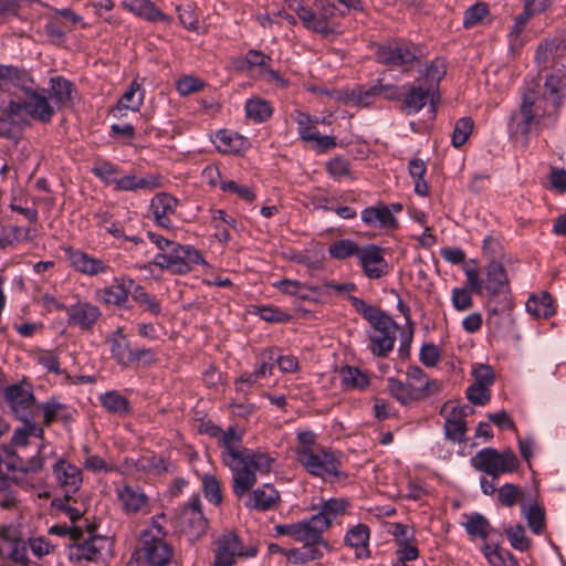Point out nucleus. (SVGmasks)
Wrapping results in <instances>:
<instances>
[{"mask_svg":"<svg viewBox=\"0 0 566 566\" xmlns=\"http://www.w3.org/2000/svg\"><path fill=\"white\" fill-rule=\"evenodd\" d=\"M219 443L221 447V458L232 472V492L241 499L247 495L244 505L248 509L265 512L274 510L281 496L279 491L270 483L262 484L249 491L255 485L256 472L269 473L275 458L263 449H248L242 446V432L234 427L227 430H220Z\"/></svg>","mask_w":566,"mask_h":566,"instance_id":"nucleus-1","label":"nucleus"},{"mask_svg":"<svg viewBox=\"0 0 566 566\" xmlns=\"http://www.w3.org/2000/svg\"><path fill=\"white\" fill-rule=\"evenodd\" d=\"M558 107L553 106L549 91L544 87L542 93L537 83L527 84L522 92L518 109L511 114L510 133L526 137L533 129L553 127Z\"/></svg>","mask_w":566,"mask_h":566,"instance_id":"nucleus-2","label":"nucleus"},{"mask_svg":"<svg viewBox=\"0 0 566 566\" xmlns=\"http://www.w3.org/2000/svg\"><path fill=\"white\" fill-rule=\"evenodd\" d=\"M296 441V461L308 474L325 481H335L344 475L339 453L318 444L312 431L298 432Z\"/></svg>","mask_w":566,"mask_h":566,"instance_id":"nucleus-3","label":"nucleus"},{"mask_svg":"<svg viewBox=\"0 0 566 566\" xmlns=\"http://www.w3.org/2000/svg\"><path fill=\"white\" fill-rule=\"evenodd\" d=\"M535 62L546 75L545 88L549 91L554 107L562 105V84L566 78V41L562 36L546 40L538 44Z\"/></svg>","mask_w":566,"mask_h":566,"instance_id":"nucleus-4","label":"nucleus"},{"mask_svg":"<svg viewBox=\"0 0 566 566\" xmlns=\"http://www.w3.org/2000/svg\"><path fill=\"white\" fill-rule=\"evenodd\" d=\"M165 514L154 516L148 528L140 534L144 559L151 566H165L174 556L171 545L166 541Z\"/></svg>","mask_w":566,"mask_h":566,"instance_id":"nucleus-5","label":"nucleus"},{"mask_svg":"<svg viewBox=\"0 0 566 566\" xmlns=\"http://www.w3.org/2000/svg\"><path fill=\"white\" fill-rule=\"evenodd\" d=\"M153 263L171 274H186L196 265H207L201 253L191 245L174 242L165 252L155 255Z\"/></svg>","mask_w":566,"mask_h":566,"instance_id":"nucleus-6","label":"nucleus"},{"mask_svg":"<svg viewBox=\"0 0 566 566\" xmlns=\"http://www.w3.org/2000/svg\"><path fill=\"white\" fill-rule=\"evenodd\" d=\"M21 94L8 103L6 108L8 115L20 116L24 112L34 120L44 124L51 122L55 111L44 94L34 91L31 84H28Z\"/></svg>","mask_w":566,"mask_h":566,"instance_id":"nucleus-7","label":"nucleus"},{"mask_svg":"<svg viewBox=\"0 0 566 566\" xmlns=\"http://www.w3.org/2000/svg\"><path fill=\"white\" fill-rule=\"evenodd\" d=\"M471 463L474 469L486 473L493 480L518 469V459L510 449L499 452L493 448H485L471 459Z\"/></svg>","mask_w":566,"mask_h":566,"instance_id":"nucleus-8","label":"nucleus"},{"mask_svg":"<svg viewBox=\"0 0 566 566\" xmlns=\"http://www.w3.org/2000/svg\"><path fill=\"white\" fill-rule=\"evenodd\" d=\"M369 324V348L374 355L386 357L395 346L398 325L385 312Z\"/></svg>","mask_w":566,"mask_h":566,"instance_id":"nucleus-9","label":"nucleus"},{"mask_svg":"<svg viewBox=\"0 0 566 566\" xmlns=\"http://www.w3.org/2000/svg\"><path fill=\"white\" fill-rule=\"evenodd\" d=\"M317 521L311 516L295 523L279 524L274 526V532L277 536H289L300 543H321L325 549L331 551L332 546L323 538Z\"/></svg>","mask_w":566,"mask_h":566,"instance_id":"nucleus-10","label":"nucleus"},{"mask_svg":"<svg viewBox=\"0 0 566 566\" xmlns=\"http://www.w3.org/2000/svg\"><path fill=\"white\" fill-rule=\"evenodd\" d=\"M178 524L181 531L191 539L199 538L208 527V521L203 515L199 495H193L180 510Z\"/></svg>","mask_w":566,"mask_h":566,"instance_id":"nucleus-11","label":"nucleus"},{"mask_svg":"<svg viewBox=\"0 0 566 566\" xmlns=\"http://www.w3.org/2000/svg\"><path fill=\"white\" fill-rule=\"evenodd\" d=\"M52 475L56 486L66 497H73L83 484L82 470L64 458H59L54 462Z\"/></svg>","mask_w":566,"mask_h":566,"instance_id":"nucleus-12","label":"nucleus"},{"mask_svg":"<svg viewBox=\"0 0 566 566\" xmlns=\"http://www.w3.org/2000/svg\"><path fill=\"white\" fill-rule=\"evenodd\" d=\"M213 566H232L237 557H253L256 548L243 549L239 537L233 533L220 536L216 542Z\"/></svg>","mask_w":566,"mask_h":566,"instance_id":"nucleus-13","label":"nucleus"},{"mask_svg":"<svg viewBox=\"0 0 566 566\" xmlns=\"http://www.w3.org/2000/svg\"><path fill=\"white\" fill-rule=\"evenodd\" d=\"M376 57L378 62L386 65H411L417 59V50L410 43L394 41L378 46Z\"/></svg>","mask_w":566,"mask_h":566,"instance_id":"nucleus-14","label":"nucleus"},{"mask_svg":"<svg viewBox=\"0 0 566 566\" xmlns=\"http://www.w3.org/2000/svg\"><path fill=\"white\" fill-rule=\"evenodd\" d=\"M357 259L363 273L370 280H378L389 272L384 250L379 245H363Z\"/></svg>","mask_w":566,"mask_h":566,"instance_id":"nucleus-15","label":"nucleus"},{"mask_svg":"<svg viewBox=\"0 0 566 566\" xmlns=\"http://www.w3.org/2000/svg\"><path fill=\"white\" fill-rule=\"evenodd\" d=\"M4 398L17 418L34 419L32 407L35 405V397L25 385L14 384L7 387Z\"/></svg>","mask_w":566,"mask_h":566,"instance_id":"nucleus-16","label":"nucleus"},{"mask_svg":"<svg viewBox=\"0 0 566 566\" xmlns=\"http://www.w3.org/2000/svg\"><path fill=\"white\" fill-rule=\"evenodd\" d=\"M66 256L70 265L77 272L87 276H97L105 274L109 265L102 259L90 255L82 250H66Z\"/></svg>","mask_w":566,"mask_h":566,"instance_id":"nucleus-17","label":"nucleus"},{"mask_svg":"<svg viewBox=\"0 0 566 566\" xmlns=\"http://www.w3.org/2000/svg\"><path fill=\"white\" fill-rule=\"evenodd\" d=\"M65 311L69 325L82 331H91L102 315L101 310L88 302H78L67 306Z\"/></svg>","mask_w":566,"mask_h":566,"instance_id":"nucleus-18","label":"nucleus"},{"mask_svg":"<svg viewBox=\"0 0 566 566\" xmlns=\"http://www.w3.org/2000/svg\"><path fill=\"white\" fill-rule=\"evenodd\" d=\"M178 200L167 192L157 193L150 201L149 213L154 222L164 228L171 229L172 222L170 217L175 214Z\"/></svg>","mask_w":566,"mask_h":566,"instance_id":"nucleus-19","label":"nucleus"},{"mask_svg":"<svg viewBox=\"0 0 566 566\" xmlns=\"http://www.w3.org/2000/svg\"><path fill=\"white\" fill-rule=\"evenodd\" d=\"M117 499L127 515L148 512L149 499L139 486L124 485L117 489Z\"/></svg>","mask_w":566,"mask_h":566,"instance_id":"nucleus-20","label":"nucleus"},{"mask_svg":"<svg viewBox=\"0 0 566 566\" xmlns=\"http://www.w3.org/2000/svg\"><path fill=\"white\" fill-rule=\"evenodd\" d=\"M350 509V502L344 497H332L327 501H324L321 505V510L317 514H314L313 517L317 521V525L321 533L323 534L327 531L332 523L342 516L348 514Z\"/></svg>","mask_w":566,"mask_h":566,"instance_id":"nucleus-21","label":"nucleus"},{"mask_svg":"<svg viewBox=\"0 0 566 566\" xmlns=\"http://www.w3.org/2000/svg\"><path fill=\"white\" fill-rule=\"evenodd\" d=\"M402 111L408 114L419 113L430 99L433 106L434 91L422 85H403Z\"/></svg>","mask_w":566,"mask_h":566,"instance_id":"nucleus-22","label":"nucleus"},{"mask_svg":"<svg viewBox=\"0 0 566 566\" xmlns=\"http://www.w3.org/2000/svg\"><path fill=\"white\" fill-rule=\"evenodd\" d=\"M360 218L366 226L371 228L385 230H396L398 228L396 217L389 206L386 205L365 208L360 213Z\"/></svg>","mask_w":566,"mask_h":566,"instance_id":"nucleus-23","label":"nucleus"},{"mask_svg":"<svg viewBox=\"0 0 566 566\" xmlns=\"http://www.w3.org/2000/svg\"><path fill=\"white\" fill-rule=\"evenodd\" d=\"M120 6L148 22L169 23L171 18L164 13L151 0H123Z\"/></svg>","mask_w":566,"mask_h":566,"instance_id":"nucleus-24","label":"nucleus"},{"mask_svg":"<svg viewBox=\"0 0 566 566\" xmlns=\"http://www.w3.org/2000/svg\"><path fill=\"white\" fill-rule=\"evenodd\" d=\"M429 385V382H426V386H418L417 384L402 382L395 378L388 379L390 395L402 405H408L427 397Z\"/></svg>","mask_w":566,"mask_h":566,"instance_id":"nucleus-25","label":"nucleus"},{"mask_svg":"<svg viewBox=\"0 0 566 566\" xmlns=\"http://www.w3.org/2000/svg\"><path fill=\"white\" fill-rule=\"evenodd\" d=\"M134 286V280L128 276L114 277L111 285L101 291L102 301L109 305L122 306L128 301Z\"/></svg>","mask_w":566,"mask_h":566,"instance_id":"nucleus-26","label":"nucleus"},{"mask_svg":"<svg viewBox=\"0 0 566 566\" xmlns=\"http://www.w3.org/2000/svg\"><path fill=\"white\" fill-rule=\"evenodd\" d=\"M28 84H32L29 74L17 66L0 64V90L13 91L15 96L19 95Z\"/></svg>","mask_w":566,"mask_h":566,"instance_id":"nucleus-27","label":"nucleus"},{"mask_svg":"<svg viewBox=\"0 0 566 566\" xmlns=\"http://www.w3.org/2000/svg\"><path fill=\"white\" fill-rule=\"evenodd\" d=\"M107 542L106 538L91 537L83 543H78L71 548L70 557L77 562H97L103 558V545Z\"/></svg>","mask_w":566,"mask_h":566,"instance_id":"nucleus-28","label":"nucleus"},{"mask_svg":"<svg viewBox=\"0 0 566 566\" xmlns=\"http://www.w3.org/2000/svg\"><path fill=\"white\" fill-rule=\"evenodd\" d=\"M112 357L120 366L127 367L132 364L133 349L126 335L120 328L116 329L107 337Z\"/></svg>","mask_w":566,"mask_h":566,"instance_id":"nucleus-29","label":"nucleus"},{"mask_svg":"<svg viewBox=\"0 0 566 566\" xmlns=\"http://www.w3.org/2000/svg\"><path fill=\"white\" fill-rule=\"evenodd\" d=\"M509 282L504 266L496 261L490 262L486 268V277L483 289L490 294L495 295L507 290Z\"/></svg>","mask_w":566,"mask_h":566,"instance_id":"nucleus-30","label":"nucleus"},{"mask_svg":"<svg viewBox=\"0 0 566 566\" xmlns=\"http://www.w3.org/2000/svg\"><path fill=\"white\" fill-rule=\"evenodd\" d=\"M75 87L72 82L61 76L50 80L49 96L54 101L59 108L72 104Z\"/></svg>","mask_w":566,"mask_h":566,"instance_id":"nucleus-31","label":"nucleus"},{"mask_svg":"<svg viewBox=\"0 0 566 566\" xmlns=\"http://www.w3.org/2000/svg\"><path fill=\"white\" fill-rule=\"evenodd\" d=\"M300 548H292L284 552L287 560L293 564H305L312 560L321 559L324 556L323 545L316 542L303 543Z\"/></svg>","mask_w":566,"mask_h":566,"instance_id":"nucleus-32","label":"nucleus"},{"mask_svg":"<svg viewBox=\"0 0 566 566\" xmlns=\"http://www.w3.org/2000/svg\"><path fill=\"white\" fill-rule=\"evenodd\" d=\"M369 528L365 524H358L352 527L345 535L344 542L346 545L356 549L358 558L369 556L368 549Z\"/></svg>","mask_w":566,"mask_h":566,"instance_id":"nucleus-33","label":"nucleus"},{"mask_svg":"<svg viewBox=\"0 0 566 566\" xmlns=\"http://www.w3.org/2000/svg\"><path fill=\"white\" fill-rule=\"evenodd\" d=\"M316 33L328 34L333 31L332 20L336 17L337 8L331 0H315Z\"/></svg>","mask_w":566,"mask_h":566,"instance_id":"nucleus-34","label":"nucleus"},{"mask_svg":"<svg viewBox=\"0 0 566 566\" xmlns=\"http://www.w3.org/2000/svg\"><path fill=\"white\" fill-rule=\"evenodd\" d=\"M22 426L17 428L12 434L11 442L14 447H27L29 438L34 437L44 441V429L34 419H23Z\"/></svg>","mask_w":566,"mask_h":566,"instance_id":"nucleus-35","label":"nucleus"},{"mask_svg":"<svg viewBox=\"0 0 566 566\" xmlns=\"http://www.w3.org/2000/svg\"><path fill=\"white\" fill-rule=\"evenodd\" d=\"M38 409L42 411L43 424L50 426L57 419L72 418V411L65 405L61 403L54 397L38 405Z\"/></svg>","mask_w":566,"mask_h":566,"instance_id":"nucleus-36","label":"nucleus"},{"mask_svg":"<svg viewBox=\"0 0 566 566\" xmlns=\"http://www.w3.org/2000/svg\"><path fill=\"white\" fill-rule=\"evenodd\" d=\"M247 117L254 123H263L271 118L273 114L272 105L260 97L249 98L244 105Z\"/></svg>","mask_w":566,"mask_h":566,"instance_id":"nucleus-37","label":"nucleus"},{"mask_svg":"<svg viewBox=\"0 0 566 566\" xmlns=\"http://www.w3.org/2000/svg\"><path fill=\"white\" fill-rule=\"evenodd\" d=\"M99 402L111 413L123 416L129 412V401L116 390L101 395Z\"/></svg>","mask_w":566,"mask_h":566,"instance_id":"nucleus-38","label":"nucleus"},{"mask_svg":"<svg viewBox=\"0 0 566 566\" xmlns=\"http://www.w3.org/2000/svg\"><path fill=\"white\" fill-rule=\"evenodd\" d=\"M526 311L535 317L547 318L555 313L553 298L548 293L531 296L526 302Z\"/></svg>","mask_w":566,"mask_h":566,"instance_id":"nucleus-39","label":"nucleus"},{"mask_svg":"<svg viewBox=\"0 0 566 566\" xmlns=\"http://www.w3.org/2000/svg\"><path fill=\"white\" fill-rule=\"evenodd\" d=\"M339 376L344 387L348 389H365L369 385L367 374L354 366H345L340 369Z\"/></svg>","mask_w":566,"mask_h":566,"instance_id":"nucleus-40","label":"nucleus"},{"mask_svg":"<svg viewBox=\"0 0 566 566\" xmlns=\"http://www.w3.org/2000/svg\"><path fill=\"white\" fill-rule=\"evenodd\" d=\"M360 250L361 247L350 239L336 240L328 247L329 255L337 260H345L352 256L358 258Z\"/></svg>","mask_w":566,"mask_h":566,"instance_id":"nucleus-41","label":"nucleus"},{"mask_svg":"<svg viewBox=\"0 0 566 566\" xmlns=\"http://www.w3.org/2000/svg\"><path fill=\"white\" fill-rule=\"evenodd\" d=\"M467 533L472 538L486 539L492 530L490 522L480 513L471 514L464 523Z\"/></svg>","mask_w":566,"mask_h":566,"instance_id":"nucleus-42","label":"nucleus"},{"mask_svg":"<svg viewBox=\"0 0 566 566\" xmlns=\"http://www.w3.org/2000/svg\"><path fill=\"white\" fill-rule=\"evenodd\" d=\"M144 102V90L137 81H133L118 102V108L138 111Z\"/></svg>","mask_w":566,"mask_h":566,"instance_id":"nucleus-43","label":"nucleus"},{"mask_svg":"<svg viewBox=\"0 0 566 566\" xmlns=\"http://www.w3.org/2000/svg\"><path fill=\"white\" fill-rule=\"evenodd\" d=\"M132 297L145 312H148L154 316L160 315V302L156 300V297L148 294L142 285L135 284L132 291Z\"/></svg>","mask_w":566,"mask_h":566,"instance_id":"nucleus-44","label":"nucleus"},{"mask_svg":"<svg viewBox=\"0 0 566 566\" xmlns=\"http://www.w3.org/2000/svg\"><path fill=\"white\" fill-rule=\"evenodd\" d=\"M48 448V442H41L40 446L38 447L36 454L31 457L27 461V463L22 468V471L24 473H39L40 471H42L45 464V459L55 454L53 448H51L49 451Z\"/></svg>","mask_w":566,"mask_h":566,"instance_id":"nucleus-45","label":"nucleus"},{"mask_svg":"<svg viewBox=\"0 0 566 566\" xmlns=\"http://www.w3.org/2000/svg\"><path fill=\"white\" fill-rule=\"evenodd\" d=\"M376 96H378V86L368 90L357 88L346 94L345 102L352 106L368 107L374 103Z\"/></svg>","mask_w":566,"mask_h":566,"instance_id":"nucleus-46","label":"nucleus"},{"mask_svg":"<svg viewBox=\"0 0 566 566\" xmlns=\"http://www.w3.org/2000/svg\"><path fill=\"white\" fill-rule=\"evenodd\" d=\"M452 415L444 422V434L453 442H461L465 437V421L462 417L457 416L455 408L452 410Z\"/></svg>","mask_w":566,"mask_h":566,"instance_id":"nucleus-47","label":"nucleus"},{"mask_svg":"<svg viewBox=\"0 0 566 566\" xmlns=\"http://www.w3.org/2000/svg\"><path fill=\"white\" fill-rule=\"evenodd\" d=\"M201 482L205 497L214 505H220L223 497L221 485L217 478L211 474H205Z\"/></svg>","mask_w":566,"mask_h":566,"instance_id":"nucleus-48","label":"nucleus"},{"mask_svg":"<svg viewBox=\"0 0 566 566\" xmlns=\"http://www.w3.org/2000/svg\"><path fill=\"white\" fill-rule=\"evenodd\" d=\"M92 172L104 184H114V186H116V180H118L117 176L120 172V169L118 166L109 161H99L94 165Z\"/></svg>","mask_w":566,"mask_h":566,"instance_id":"nucleus-49","label":"nucleus"},{"mask_svg":"<svg viewBox=\"0 0 566 566\" xmlns=\"http://www.w3.org/2000/svg\"><path fill=\"white\" fill-rule=\"evenodd\" d=\"M473 130V120L470 117L460 118L455 125L452 133L451 143L455 148L464 145L472 134Z\"/></svg>","mask_w":566,"mask_h":566,"instance_id":"nucleus-50","label":"nucleus"},{"mask_svg":"<svg viewBox=\"0 0 566 566\" xmlns=\"http://www.w3.org/2000/svg\"><path fill=\"white\" fill-rule=\"evenodd\" d=\"M293 118L297 124V132L303 140L311 142L312 138L316 137L318 130L315 128L311 116L297 111Z\"/></svg>","mask_w":566,"mask_h":566,"instance_id":"nucleus-51","label":"nucleus"},{"mask_svg":"<svg viewBox=\"0 0 566 566\" xmlns=\"http://www.w3.org/2000/svg\"><path fill=\"white\" fill-rule=\"evenodd\" d=\"M407 376L410 384L426 386V382H429L430 385L428 386V396L440 390V382L436 379H429L423 370L418 366L409 367L407 370Z\"/></svg>","mask_w":566,"mask_h":566,"instance_id":"nucleus-52","label":"nucleus"},{"mask_svg":"<svg viewBox=\"0 0 566 566\" xmlns=\"http://www.w3.org/2000/svg\"><path fill=\"white\" fill-rule=\"evenodd\" d=\"M524 509V514L527 521V525L531 531L535 534H541L545 526V513L538 505H532L528 509Z\"/></svg>","mask_w":566,"mask_h":566,"instance_id":"nucleus-53","label":"nucleus"},{"mask_svg":"<svg viewBox=\"0 0 566 566\" xmlns=\"http://www.w3.org/2000/svg\"><path fill=\"white\" fill-rule=\"evenodd\" d=\"M72 497H55L51 501V509L55 512L64 513L72 523H75L83 516V511L77 507H74L70 504Z\"/></svg>","mask_w":566,"mask_h":566,"instance_id":"nucleus-54","label":"nucleus"},{"mask_svg":"<svg viewBox=\"0 0 566 566\" xmlns=\"http://www.w3.org/2000/svg\"><path fill=\"white\" fill-rule=\"evenodd\" d=\"M447 74V65L444 60L436 59L431 62V64L426 70V78L427 86L431 87L434 91V87L438 86L439 82Z\"/></svg>","mask_w":566,"mask_h":566,"instance_id":"nucleus-55","label":"nucleus"},{"mask_svg":"<svg viewBox=\"0 0 566 566\" xmlns=\"http://www.w3.org/2000/svg\"><path fill=\"white\" fill-rule=\"evenodd\" d=\"M523 497L520 488L512 483H505L497 490L499 502L507 507L514 506Z\"/></svg>","mask_w":566,"mask_h":566,"instance_id":"nucleus-56","label":"nucleus"},{"mask_svg":"<svg viewBox=\"0 0 566 566\" xmlns=\"http://www.w3.org/2000/svg\"><path fill=\"white\" fill-rule=\"evenodd\" d=\"M473 385L490 389L495 381V373L490 365L480 364L472 369Z\"/></svg>","mask_w":566,"mask_h":566,"instance_id":"nucleus-57","label":"nucleus"},{"mask_svg":"<svg viewBox=\"0 0 566 566\" xmlns=\"http://www.w3.org/2000/svg\"><path fill=\"white\" fill-rule=\"evenodd\" d=\"M219 187L223 192L237 195L245 202H252L255 198L251 188L244 185H239L234 180H221Z\"/></svg>","mask_w":566,"mask_h":566,"instance_id":"nucleus-58","label":"nucleus"},{"mask_svg":"<svg viewBox=\"0 0 566 566\" xmlns=\"http://www.w3.org/2000/svg\"><path fill=\"white\" fill-rule=\"evenodd\" d=\"M483 552L485 558L492 566H504L506 558H509L513 563H516L514 556L507 549H502L497 546L491 547V545L485 544L483 547Z\"/></svg>","mask_w":566,"mask_h":566,"instance_id":"nucleus-59","label":"nucleus"},{"mask_svg":"<svg viewBox=\"0 0 566 566\" xmlns=\"http://www.w3.org/2000/svg\"><path fill=\"white\" fill-rule=\"evenodd\" d=\"M35 360L43 366L49 373L55 375H64L65 371L60 368L59 357L52 350H40L35 355Z\"/></svg>","mask_w":566,"mask_h":566,"instance_id":"nucleus-60","label":"nucleus"},{"mask_svg":"<svg viewBox=\"0 0 566 566\" xmlns=\"http://www.w3.org/2000/svg\"><path fill=\"white\" fill-rule=\"evenodd\" d=\"M506 535L513 548L523 552L530 547V539L527 538L522 525L509 527L506 530Z\"/></svg>","mask_w":566,"mask_h":566,"instance_id":"nucleus-61","label":"nucleus"},{"mask_svg":"<svg viewBox=\"0 0 566 566\" xmlns=\"http://www.w3.org/2000/svg\"><path fill=\"white\" fill-rule=\"evenodd\" d=\"M451 302L459 312L468 311L473 305L471 292L467 287H454L451 293Z\"/></svg>","mask_w":566,"mask_h":566,"instance_id":"nucleus-62","label":"nucleus"},{"mask_svg":"<svg viewBox=\"0 0 566 566\" xmlns=\"http://www.w3.org/2000/svg\"><path fill=\"white\" fill-rule=\"evenodd\" d=\"M99 218V226L115 239H127L124 227L120 222L112 219L108 212L97 214Z\"/></svg>","mask_w":566,"mask_h":566,"instance_id":"nucleus-63","label":"nucleus"},{"mask_svg":"<svg viewBox=\"0 0 566 566\" xmlns=\"http://www.w3.org/2000/svg\"><path fill=\"white\" fill-rule=\"evenodd\" d=\"M488 13V7L484 3L471 6L464 12L463 27L465 29L474 27L475 24L480 23Z\"/></svg>","mask_w":566,"mask_h":566,"instance_id":"nucleus-64","label":"nucleus"}]
</instances>
